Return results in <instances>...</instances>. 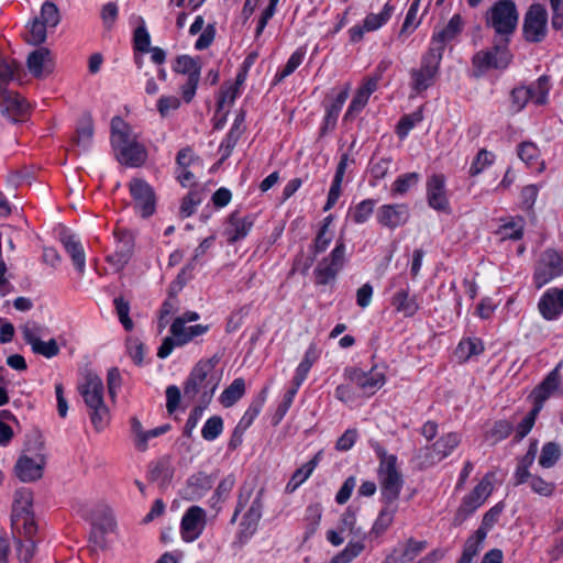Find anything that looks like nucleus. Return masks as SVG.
<instances>
[{"mask_svg":"<svg viewBox=\"0 0 563 563\" xmlns=\"http://www.w3.org/2000/svg\"><path fill=\"white\" fill-rule=\"evenodd\" d=\"M220 380L221 374L216 369V362L213 360L200 361L195 365L185 383L184 396L190 400L199 396L200 404L208 406Z\"/></svg>","mask_w":563,"mask_h":563,"instance_id":"1","label":"nucleus"},{"mask_svg":"<svg viewBox=\"0 0 563 563\" xmlns=\"http://www.w3.org/2000/svg\"><path fill=\"white\" fill-rule=\"evenodd\" d=\"M80 394L89 408L90 420L99 432L107 428L110 421L109 409L103 401V383L93 374L85 377V383L79 387Z\"/></svg>","mask_w":563,"mask_h":563,"instance_id":"2","label":"nucleus"},{"mask_svg":"<svg viewBox=\"0 0 563 563\" xmlns=\"http://www.w3.org/2000/svg\"><path fill=\"white\" fill-rule=\"evenodd\" d=\"M495 482L496 475L494 472H488L482 477L477 485L463 497L453 518V525L460 526L484 505L494 490Z\"/></svg>","mask_w":563,"mask_h":563,"instance_id":"3","label":"nucleus"},{"mask_svg":"<svg viewBox=\"0 0 563 563\" xmlns=\"http://www.w3.org/2000/svg\"><path fill=\"white\" fill-rule=\"evenodd\" d=\"M518 11L510 0L496 2L487 12L486 22L499 35L511 34L518 24Z\"/></svg>","mask_w":563,"mask_h":563,"instance_id":"4","label":"nucleus"},{"mask_svg":"<svg viewBox=\"0 0 563 563\" xmlns=\"http://www.w3.org/2000/svg\"><path fill=\"white\" fill-rule=\"evenodd\" d=\"M512 59L507 42L496 43L493 48L481 51L473 57V67L476 76H481L489 69H504Z\"/></svg>","mask_w":563,"mask_h":563,"instance_id":"5","label":"nucleus"},{"mask_svg":"<svg viewBox=\"0 0 563 563\" xmlns=\"http://www.w3.org/2000/svg\"><path fill=\"white\" fill-rule=\"evenodd\" d=\"M441 59L442 56H440L437 48H429L422 57L420 67L412 69L410 73V85L415 92L420 93L433 85Z\"/></svg>","mask_w":563,"mask_h":563,"instance_id":"6","label":"nucleus"},{"mask_svg":"<svg viewBox=\"0 0 563 563\" xmlns=\"http://www.w3.org/2000/svg\"><path fill=\"white\" fill-rule=\"evenodd\" d=\"M563 275V252L556 250L544 251L534 269L533 280L538 288L543 287L553 279Z\"/></svg>","mask_w":563,"mask_h":563,"instance_id":"7","label":"nucleus"},{"mask_svg":"<svg viewBox=\"0 0 563 563\" xmlns=\"http://www.w3.org/2000/svg\"><path fill=\"white\" fill-rule=\"evenodd\" d=\"M24 341L31 345L35 354L52 358L59 353V346L55 339L43 341L44 328L36 322H26L21 327Z\"/></svg>","mask_w":563,"mask_h":563,"instance_id":"8","label":"nucleus"},{"mask_svg":"<svg viewBox=\"0 0 563 563\" xmlns=\"http://www.w3.org/2000/svg\"><path fill=\"white\" fill-rule=\"evenodd\" d=\"M549 95L548 79L541 77L537 82L529 87H517L511 92V108L514 111H520L528 103L532 101L536 104H543L547 102Z\"/></svg>","mask_w":563,"mask_h":563,"instance_id":"9","label":"nucleus"},{"mask_svg":"<svg viewBox=\"0 0 563 563\" xmlns=\"http://www.w3.org/2000/svg\"><path fill=\"white\" fill-rule=\"evenodd\" d=\"M380 459L379 476L382 481L383 495L388 500L397 498L400 488L401 479L396 470V456L378 451Z\"/></svg>","mask_w":563,"mask_h":563,"instance_id":"10","label":"nucleus"},{"mask_svg":"<svg viewBox=\"0 0 563 563\" xmlns=\"http://www.w3.org/2000/svg\"><path fill=\"white\" fill-rule=\"evenodd\" d=\"M46 460L42 453H23L14 465L15 476L23 483L38 481L43 476Z\"/></svg>","mask_w":563,"mask_h":563,"instance_id":"11","label":"nucleus"},{"mask_svg":"<svg viewBox=\"0 0 563 563\" xmlns=\"http://www.w3.org/2000/svg\"><path fill=\"white\" fill-rule=\"evenodd\" d=\"M0 112L13 123L23 122L30 115V103L18 92L7 90L0 95Z\"/></svg>","mask_w":563,"mask_h":563,"instance_id":"12","label":"nucleus"},{"mask_svg":"<svg viewBox=\"0 0 563 563\" xmlns=\"http://www.w3.org/2000/svg\"><path fill=\"white\" fill-rule=\"evenodd\" d=\"M548 30V14L540 4L529 8L525 16L523 33L528 41L540 42L544 38Z\"/></svg>","mask_w":563,"mask_h":563,"instance_id":"13","label":"nucleus"},{"mask_svg":"<svg viewBox=\"0 0 563 563\" xmlns=\"http://www.w3.org/2000/svg\"><path fill=\"white\" fill-rule=\"evenodd\" d=\"M207 523V514L199 506H191L183 516L180 522L181 538L186 542L197 540L202 533Z\"/></svg>","mask_w":563,"mask_h":563,"instance_id":"14","label":"nucleus"},{"mask_svg":"<svg viewBox=\"0 0 563 563\" xmlns=\"http://www.w3.org/2000/svg\"><path fill=\"white\" fill-rule=\"evenodd\" d=\"M130 192L134 199L135 208L142 217H150L155 210V195L152 187L142 179H133Z\"/></svg>","mask_w":563,"mask_h":563,"instance_id":"15","label":"nucleus"},{"mask_svg":"<svg viewBox=\"0 0 563 563\" xmlns=\"http://www.w3.org/2000/svg\"><path fill=\"white\" fill-rule=\"evenodd\" d=\"M539 311L545 320H555L563 313V287L549 288L540 298Z\"/></svg>","mask_w":563,"mask_h":563,"instance_id":"16","label":"nucleus"},{"mask_svg":"<svg viewBox=\"0 0 563 563\" xmlns=\"http://www.w3.org/2000/svg\"><path fill=\"white\" fill-rule=\"evenodd\" d=\"M378 223L389 229L404 225L409 219V209L404 203L384 205L376 212Z\"/></svg>","mask_w":563,"mask_h":563,"instance_id":"17","label":"nucleus"},{"mask_svg":"<svg viewBox=\"0 0 563 563\" xmlns=\"http://www.w3.org/2000/svg\"><path fill=\"white\" fill-rule=\"evenodd\" d=\"M395 12L394 5L385 3L379 12H371L363 20L362 24L354 27V41L362 38L366 32H374L385 25Z\"/></svg>","mask_w":563,"mask_h":563,"instance_id":"18","label":"nucleus"},{"mask_svg":"<svg viewBox=\"0 0 563 563\" xmlns=\"http://www.w3.org/2000/svg\"><path fill=\"white\" fill-rule=\"evenodd\" d=\"M118 239L117 249L113 254L107 257V261L117 272L122 271L132 257L134 250V240L129 232L115 233Z\"/></svg>","mask_w":563,"mask_h":563,"instance_id":"19","label":"nucleus"},{"mask_svg":"<svg viewBox=\"0 0 563 563\" xmlns=\"http://www.w3.org/2000/svg\"><path fill=\"white\" fill-rule=\"evenodd\" d=\"M427 198L431 208L440 211H446L449 209L445 177L443 175H433L428 179Z\"/></svg>","mask_w":563,"mask_h":563,"instance_id":"20","label":"nucleus"},{"mask_svg":"<svg viewBox=\"0 0 563 563\" xmlns=\"http://www.w3.org/2000/svg\"><path fill=\"white\" fill-rule=\"evenodd\" d=\"M254 216H240L238 212H233L227 222L224 229V235L229 243H235L239 240L244 239L254 225Z\"/></svg>","mask_w":563,"mask_h":563,"instance_id":"21","label":"nucleus"},{"mask_svg":"<svg viewBox=\"0 0 563 563\" xmlns=\"http://www.w3.org/2000/svg\"><path fill=\"white\" fill-rule=\"evenodd\" d=\"M130 423L134 446L140 452H144L147 450L148 441L151 439L157 438L169 430L168 424H164L151 430H145L141 421L136 417H132Z\"/></svg>","mask_w":563,"mask_h":563,"instance_id":"22","label":"nucleus"},{"mask_svg":"<svg viewBox=\"0 0 563 563\" xmlns=\"http://www.w3.org/2000/svg\"><path fill=\"white\" fill-rule=\"evenodd\" d=\"M462 435L449 432L440 437L429 449V462L435 463L448 457L461 443Z\"/></svg>","mask_w":563,"mask_h":563,"instance_id":"23","label":"nucleus"},{"mask_svg":"<svg viewBox=\"0 0 563 563\" xmlns=\"http://www.w3.org/2000/svg\"><path fill=\"white\" fill-rule=\"evenodd\" d=\"M114 152L119 163L129 167H139L147 158V151L139 141L121 146L114 150Z\"/></svg>","mask_w":563,"mask_h":563,"instance_id":"24","label":"nucleus"},{"mask_svg":"<svg viewBox=\"0 0 563 563\" xmlns=\"http://www.w3.org/2000/svg\"><path fill=\"white\" fill-rule=\"evenodd\" d=\"M26 64L29 71L36 78L51 74L54 68L51 52L46 47L33 51L29 55Z\"/></svg>","mask_w":563,"mask_h":563,"instance_id":"25","label":"nucleus"},{"mask_svg":"<svg viewBox=\"0 0 563 563\" xmlns=\"http://www.w3.org/2000/svg\"><path fill=\"white\" fill-rule=\"evenodd\" d=\"M462 26V18L459 14L453 15L444 27L434 31L430 48H437L442 56L445 44L461 32Z\"/></svg>","mask_w":563,"mask_h":563,"instance_id":"26","label":"nucleus"},{"mask_svg":"<svg viewBox=\"0 0 563 563\" xmlns=\"http://www.w3.org/2000/svg\"><path fill=\"white\" fill-rule=\"evenodd\" d=\"M343 247L336 246L329 260L322 261L318 267L316 268V277L319 284H327L330 279H332L343 264Z\"/></svg>","mask_w":563,"mask_h":563,"instance_id":"27","label":"nucleus"},{"mask_svg":"<svg viewBox=\"0 0 563 563\" xmlns=\"http://www.w3.org/2000/svg\"><path fill=\"white\" fill-rule=\"evenodd\" d=\"M135 141H137V134L133 131L132 126L122 118L114 117L111 120V145L113 150Z\"/></svg>","mask_w":563,"mask_h":563,"instance_id":"28","label":"nucleus"},{"mask_svg":"<svg viewBox=\"0 0 563 563\" xmlns=\"http://www.w3.org/2000/svg\"><path fill=\"white\" fill-rule=\"evenodd\" d=\"M560 366L559 364L545 378L544 380L532 391L531 397L533 398L534 405L542 407L543 402L555 395L560 388Z\"/></svg>","mask_w":563,"mask_h":563,"instance_id":"29","label":"nucleus"},{"mask_svg":"<svg viewBox=\"0 0 563 563\" xmlns=\"http://www.w3.org/2000/svg\"><path fill=\"white\" fill-rule=\"evenodd\" d=\"M263 495L264 489H260L241 522L242 533L246 538L251 537L256 531L257 525L262 518Z\"/></svg>","mask_w":563,"mask_h":563,"instance_id":"30","label":"nucleus"},{"mask_svg":"<svg viewBox=\"0 0 563 563\" xmlns=\"http://www.w3.org/2000/svg\"><path fill=\"white\" fill-rule=\"evenodd\" d=\"M526 221L522 217H510L501 220L496 231L500 240H520L523 235Z\"/></svg>","mask_w":563,"mask_h":563,"instance_id":"31","label":"nucleus"},{"mask_svg":"<svg viewBox=\"0 0 563 563\" xmlns=\"http://www.w3.org/2000/svg\"><path fill=\"white\" fill-rule=\"evenodd\" d=\"M364 394L372 395L382 388L386 382L385 374L382 369L374 367L367 374L354 375V380Z\"/></svg>","mask_w":563,"mask_h":563,"instance_id":"32","label":"nucleus"},{"mask_svg":"<svg viewBox=\"0 0 563 563\" xmlns=\"http://www.w3.org/2000/svg\"><path fill=\"white\" fill-rule=\"evenodd\" d=\"M518 156L527 166L536 169L537 173H542L545 169L544 162L540 159L539 148L531 142H523L519 145Z\"/></svg>","mask_w":563,"mask_h":563,"instance_id":"33","label":"nucleus"},{"mask_svg":"<svg viewBox=\"0 0 563 563\" xmlns=\"http://www.w3.org/2000/svg\"><path fill=\"white\" fill-rule=\"evenodd\" d=\"M349 165V155L345 153L342 155L340 163L336 167V172L329 190L328 200L324 206V210L331 209L341 196V183L344 177L345 169Z\"/></svg>","mask_w":563,"mask_h":563,"instance_id":"34","label":"nucleus"},{"mask_svg":"<svg viewBox=\"0 0 563 563\" xmlns=\"http://www.w3.org/2000/svg\"><path fill=\"white\" fill-rule=\"evenodd\" d=\"M484 352L483 341L478 338H465L455 349V356L460 362H467Z\"/></svg>","mask_w":563,"mask_h":563,"instance_id":"35","label":"nucleus"},{"mask_svg":"<svg viewBox=\"0 0 563 563\" xmlns=\"http://www.w3.org/2000/svg\"><path fill=\"white\" fill-rule=\"evenodd\" d=\"M66 252L73 260V263L80 274H84L86 267V255L81 243L74 235H66L62 239Z\"/></svg>","mask_w":563,"mask_h":563,"instance_id":"36","label":"nucleus"},{"mask_svg":"<svg viewBox=\"0 0 563 563\" xmlns=\"http://www.w3.org/2000/svg\"><path fill=\"white\" fill-rule=\"evenodd\" d=\"M93 131L92 118L89 114L84 115L79 120L76 129V135L74 139L76 146L84 151L88 150L92 142Z\"/></svg>","mask_w":563,"mask_h":563,"instance_id":"37","label":"nucleus"},{"mask_svg":"<svg viewBox=\"0 0 563 563\" xmlns=\"http://www.w3.org/2000/svg\"><path fill=\"white\" fill-rule=\"evenodd\" d=\"M19 64L0 55V95H3L8 89V85L16 78L19 73Z\"/></svg>","mask_w":563,"mask_h":563,"instance_id":"38","label":"nucleus"},{"mask_svg":"<svg viewBox=\"0 0 563 563\" xmlns=\"http://www.w3.org/2000/svg\"><path fill=\"white\" fill-rule=\"evenodd\" d=\"M317 466V457H313L300 468L296 470L292 474L291 478L287 483L285 490L288 494L294 493L301 484H303L312 474L313 470Z\"/></svg>","mask_w":563,"mask_h":563,"instance_id":"39","label":"nucleus"},{"mask_svg":"<svg viewBox=\"0 0 563 563\" xmlns=\"http://www.w3.org/2000/svg\"><path fill=\"white\" fill-rule=\"evenodd\" d=\"M245 393V382L243 378H235L229 387H227L221 396L220 402L223 407L229 408L233 406Z\"/></svg>","mask_w":563,"mask_h":563,"instance_id":"40","label":"nucleus"},{"mask_svg":"<svg viewBox=\"0 0 563 563\" xmlns=\"http://www.w3.org/2000/svg\"><path fill=\"white\" fill-rule=\"evenodd\" d=\"M538 451L537 442L531 443L526 455L519 461L515 472L516 484L525 483L529 477V467L532 465Z\"/></svg>","mask_w":563,"mask_h":563,"instance_id":"41","label":"nucleus"},{"mask_svg":"<svg viewBox=\"0 0 563 563\" xmlns=\"http://www.w3.org/2000/svg\"><path fill=\"white\" fill-rule=\"evenodd\" d=\"M393 306L397 311L407 317L413 316L418 310V303L413 297H410L408 291L399 290L393 297Z\"/></svg>","mask_w":563,"mask_h":563,"instance_id":"42","label":"nucleus"},{"mask_svg":"<svg viewBox=\"0 0 563 563\" xmlns=\"http://www.w3.org/2000/svg\"><path fill=\"white\" fill-rule=\"evenodd\" d=\"M12 525L26 539L34 538L37 532L33 512L12 518Z\"/></svg>","mask_w":563,"mask_h":563,"instance_id":"43","label":"nucleus"},{"mask_svg":"<svg viewBox=\"0 0 563 563\" xmlns=\"http://www.w3.org/2000/svg\"><path fill=\"white\" fill-rule=\"evenodd\" d=\"M504 507L501 504H497L492 507L483 517L482 525L477 530V540L484 541L488 531L497 522Z\"/></svg>","mask_w":563,"mask_h":563,"instance_id":"44","label":"nucleus"},{"mask_svg":"<svg viewBox=\"0 0 563 563\" xmlns=\"http://www.w3.org/2000/svg\"><path fill=\"white\" fill-rule=\"evenodd\" d=\"M32 494L27 489H21L15 493L12 518L24 516L32 512Z\"/></svg>","mask_w":563,"mask_h":563,"instance_id":"45","label":"nucleus"},{"mask_svg":"<svg viewBox=\"0 0 563 563\" xmlns=\"http://www.w3.org/2000/svg\"><path fill=\"white\" fill-rule=\"evenodd\" d=\"M175 70L178 74L187 76V78L200 77L201 67L196 59L184 55L177 58Z\"/></svg>","mask_w":563,"mask_h":563,"instance_id":"46","label":"nucleus"},{"mask_svg":"<svg viewBox=\"0 0 563 563\" xmlns=\"http://www.w3.org/2000/svg\"><path fill=\"white\" fill-rule=\"evenodd\" d=\"M561 456V449L554 442H548L542 446L539 456V464L543 468H550L555 465Z\"/></svg>","mask_w":563,"mask_h":563,"instance_id":"47","label":"nucleus"},{"mask_svg":"<svg viewBox=\"0 0 563 563\" xmlns=\"http://www.w3.org/2000/svg\"><path fill=\"white\" fill-rule=\"evenodd\" d=\"M207 331L208 325L195 324L187 327V324H184L181 329L183 334L172 333V335L175 338L177 345L181 346L187 344L194 338L205 334Z\"/></svg>","mask_w":563,"mask_h":563,"instance_id":"48","label":"nucleus"},{"mask_svg":"<svg viewBox=\"0 0 563 563\" xmlns=\"http://www.w3.org/2000/svg\"><path fill=\"white\" fill-rule=\"evenodd\" d=\"M495 162V154L487 151L481 150L470 167V175L476 176L487 169Z\"/></svg>","mask_w":563,"mask_h":563,"instance_id":"49","label":"nucleus"},{"mask_svg":"<svg viewBox=\"0 0 563 563\" xmlns=\"http://www.w3.org/2000/svg\"><path fill=\"white\" fill-rule=\"evenodd\" d=\"M243 121V115L236 118L233 126L231 128L227 139L221 143L220 150L223 152V157H228L235 146L242 130L240 128L241 122Z\"/></svg>","mask_w":563,"mask_h":563,"instance_id":"50","label":"nucleus"},{"mask_svg":"<svg viewBox=\"0 0 563 563\" xmlns=\"http://www.w3.org/2000/svg\"><path fill=\"white\" fill-rule=\"evenodd\" d=\"M223 430V421L219 416L209 418L202 427L201 435L207 441L217 439Z\"/></svg>","mask_w":563,"mask_h":563,"instance_id":"51","label":"nucleus"},{"mask_svg":"<svg viewBox=\"0 0 563 563\" xmlns=\"http://www.w3.org/2000/svg\"><path fill=\"white\" fill-rule=\"evenodd\" d=\"M118 318L126 331H131L134 328L132 319L129 317L130 305L123 297H117L113 300Z\"/></svg>","mask_w":563,"mask_h":563,"instance_id":"52","label":"nucleus"},{"mask_svg":"<svg viewBox=\"0 0 563 563\" xmlns=\"http://www.w3.org/2000/svg\"><path fill=\"white\" fill-rule=\"evenodd\" d=\"M266 393H267V388H264L261 393L260 399L257 401L253 402L247 408V410L245 411V413L243 415V417L240 421V426H242L243 428H249L253 423V421L255 420V418L258 416V413L262 410V406L266 399Z\"/></svg>","mask_w":563,"mask_h":563,"instance_id":"53","label":"nucleus"},{"mask_svg":"<svg viewBox=\"0 0 563 563\" xmlns=\"http://www.w3.org/2000/svg\"><path fill=\"white\" fill-rule=\"evenodd\" d=\"M134 48L141 53H148L151 48V36L148 31L145 27L144 21L142 20V24L137 26L134 31L133 36Z\"/></svg>","mask_w":563,"mask_h":563,"instance_id":"54","label":"nucleus"},{"mask_svg":"<svg viewBox=\"0 0 563 563\" xmlns=\"http://www.w3.org/2000/svg\"><path fill=\"white\" fill-rule=\"evenodd\" d=\"M419 180V176L416 173L405 174L398 177L393 186L391 192L394 195H404L406 194L412 186H415Z\"/></svg>","mask_w":563,"mask_h":563,"instance_id":"55","label":"nucleus"},{"mask_svg":"<svg viewBox=\"0 0 563 563\" xmlns=\"http://www.w3.org/2000/svg\"><path fill=\"white\" fill-rule=\"evenodd\" d=\"M40 20L45 22L49 27H55L60 21L57 5L51 1L44 2L41 9Z\"/></svg>","mask_w":563,"mask_h":563,"instance_id":"56","label":"nucleus"},{"mask_svg":"<svg viewBox=\"0 0 563 563\" xmlns=\"http://www.w3.org/2000/svg\"><path fill=\"white\" fill-rule=\"evenodd\" d=\"M376 79H366L358 88L357 95L354 97V110L356 107H363L367 102L369 96L376 90Z\"/></svg>","mask_w":563,"mask_h":563,"instance_id":"57","label":"nucleus"},{"mask_svg":"<svg viewBox=\"0 0 563 563\" xmlns=\"http://www.w3.org/2000/svg\"><path fill=\"white\" fill-rule=\"evenodd\" d=\"M350 525V514L346 512L341 519V525L339 526L338 530H330L328 531L327 539L330 543H332L334 547H339L343 543L344 537L343 534L349 530L352 531V528H349Z\"/></svg>","mask_w":563,"mask_h":563,"instance_id":"58","label":"nucleus"},{"mask_svg":"<svg viewBox=\"0 0 563 563\" xmlns=\"http://www.w3.org/2000/svg\"><path fill=\"white\" fill-rule=\"evenodd\" d=\"M36 551V540L34 538H23L19 541L18 558L21 562L29 563Z\"/></svg>","mask_w":563,"mask_h":563,"instance_id":"59","label":"nucleus"},{"mask_svg":"<svg viewBox=\"0 0 563 563\" xmlns=\"http://www.w3.org/2000/svg\"><path fill=\"white\" fill-rule=\"evenodd\" d=\"M347 98H349V88H344L343 90L338 92L335 100L333 101V103H331V106L328 109L327 118H325L327 124H330V123L333 124L335 122V120L339 115V112L341 111V108Z\"/></svg>","mask_w":563,"mask_h":563,"instance_id":"60","label":"nucleus"},{"mask_svg":"<svg viewBox=\"0 0 563 563\" xmlns=\"http://www.w3.org/2000/svg\"><path fill=\"white\" fill-rule=\"evenodd\" d=\"M540 410H541V406L534 405V407L529 412V415H527L522 419V421L518 424L517 430H516L518 439L525 438L531 431V429L534 426L536 418H537L538 413L540 412Z\"/></svg>","mask_w":563,"mask_h":563,"instance_id":"61","label":"nucleus"},{"mask_svg":"<svg viewBox=\"0 0 563 563\" xmlns=\"http://www.w3.org/2000/svg\"><path fill=\"white\" fill-rule=\"evenodd\" d=\"M46 27L45 22L40 19H35L30 26V35L27 42L34 45L41 44L46 40Z\"/></svg>","mask_w":563,"mask_h":563,"instance_id":"62","label":"nucleus"},{"mask_svg":"<svg viewBox=\"0 0 563 563\" xmlns=\"http://www.w3.org/2000/svg\"><path fill=\"white\" fill-rule=\"evenodd\" d=\"M180 107V100L176 96H163L157 101V110L162 117H168Z\"/></svg>","mask_w":563,"mask_h":563,"instance_id":"63","label":"nucleus"},{"mask_svg":"<svg viewBox=\"0 0 563 563\" xmlns=\"http://www.w3.org/2000/svg\"><path fill=\"white\" fill-rule=\"evenodd\" d=\"M96 529L100 530L102 533L113 532L115 529V519L110 509H106L99 518H97L93 522Z\"/></svg>","mask_w":563,"mask_h":563,"instance_id":"64","label":"nucleus"}]
</instances>
